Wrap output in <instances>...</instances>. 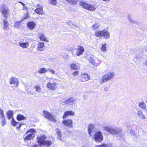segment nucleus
Wrapping results in <instances>:
<instances>
[{"mask_svg": "<svg viewBox=\"0 0 147 147\" xmlns=\"http://www.w3.org/2000/svg\"><path fill=\"white\" fill-rule=\"evenodd\" d=\"M105 131L108 132L111 134L116 135L118 134L120 136L122 135L121 130L116 128H113L110 126H104L103 127Z\"/></svg>", "mask_w": 147, "mask_h": 147, "instance_id": "nucleus-1", "label": "nucleus"}, {"mask_svg": "<svg viewBox=\"0 0 147 147\" xmlns=\"http://www.w3.org/2000/svg\"><path fill=\"white\" fill-rule=\"evenodd\" d=\"M115 76V73L113 72H110L103 75L100 80V82L102 84L103 83L108 81L109 80L113 79Z\"/></svg>", "mask_w": 147, "mask_h": 147, "instance_id": "nucleus-2", "label": "nucleus"}, {"mask_svg": "<svg viewBox=\"0 0 147 147\" xmlns=\"http://www.w3.org/2000/svg\"><path fill=\"white\" fill-rule=\"evenodd\" d=\"M79 4L84 8L90 11H94L96 9V7L93 5L88 4L84 2L83 1H81L79 2Z\"/></svg>", "mask_w": 147, "mask_h": 147, "instance_id": "nucleus-3", "label": "nucleus"}, {"mask_svg": "<svg viewBox=\"0 0 147 147\" xmlns=\"http://www.w3.org/2000/svg\"><path fill=\"white\" fill-rule=\"evenodd\" d=\"M0 12L5 18H7L9 13L8 7L4 4H2L0 5Z\"/></svg>", "mask_w": 147, "mask_h": 147, "instance_id": "nucleus-4", "label": "nucleus"}, {"mask_svg": "<svg viewBox=\"0 0 147 147\" xmlns=\"http://www.w3.org/2000/svg\"><path fill=\"white\" fill-rule=\"evenodd\" d=\"M94 138L96 142H101L103 139V136L102 133L100 131H98L96 132L95 133Z\"/></svg>", "mask_w": 147, "mask_h": 147, "instance_id": "nucleus-5", "label": "nucleus"}, {"mask_svg": "<svg viewBox=\"0 0 147 147\" xmlns=\"http://www.w3.org/2000/svg\"><path fill=\"white\" fill-rule=\"evenodd\" d=\"M43 112L44 113V116L45 118L48 119L51 121L55 122H56V120L54 119L53 116L51 113L45 111H43Z\"/></svg>", "mask_w": 147, "mask_h": 147, "instance_id": "nucleus-6", "label": "nucleus"}, {"mask_svg": "<svg viewBox=\"0 0 147 147\" xmlns=\"http://www.w3.org/2000/svg\"><path fill=\"white\" fill-rule=\"evenodd\" d=\"M57 84L55 82H48L47 84V88L50 90L54 91L57 88Z\"/></svg>", "mask_w": 147, "mask_h": 147, "instance_id": "nucleus-7", "label": "nucleus"}, {"mask_svg": "<svg viewBox=\"0 0 147 147\" xmlns=\"http://www.w3.org/2000/svg\"><path fill=\"white\" fill-rule=\"evenodd\" d=\"M75 98L72 97H70L65 101V104L68 107H73L75 105Z\"/></svg>", "mask_w": 147, "mask_h": 147, "instance_id": "nucleus-8", "label": "nucleus"}, {"mask_svg": "<svg viewBox=\"0 0 147 147\" xmlns=\"http://www.w3.org/2000/svg\"><path fill=\"white\" fill-rule=\"evenodd\" d=\"M47 138V136L44 135H42V136L38 137L36 138V141L39 144V146H42V143L45 141V140Z\"/></svg>", "mask_w": 147, "mask_h": 147, "instance_id": "nucleus-9", "label": "nucleus"}, {"mask_svg": "<svg viewBox=\"0 0 147 147\" xmlns=\"http://www.w3.org/2000/svg\"><path fill=\"white\" fill-rule=\"evenodd\" d=\"M62 123L64 125L68 127H73V121L71 119H67L63 121Z\"/></svg>", "mask_w": 147, "mask_h": 147, "instance_id": "nucleus-10", "label": "nucleus"}, {"mask_svg": "<svg viewBox=\"0 0 147 147\" xmlns=\"http://www.w3.org/2000/svg\"><path fill=\"white\" fill-rule=\"evenodd\" d=\"M36 7L37 8L36 9L34 10V12L39 15H42L44 14L43 11V7L42 5H40L39 4H38Z\"/></svg>", "mask_w": 147, "mask_h": 147, "instance_id": "nucleus-11", "label": "nucleus"}, {"mask_svg": "<svg viewBox=\"0 0 147 147\" xmlns=\"http://www.w3.org/2000/svg\"><path fill=\"white\" fill-rule=\"evenodd\" d=\"M84 51V48L81 46H79L76 49V55L79 56L82 55Z\"/></svg>", "mask_w": 147, "mask_h": 147, "instance_id": "nucleus-12", "label": "nucleus"}, {"mask_svg": "<svg viewBox=\"0 0 147 147\" xmlns=\"http://www.w3.org/2000/svg\"><path fill=\"white\" fill-rule=\"evenodd\" d=\"M10 84H13L16 86L19 85V81L18 79L15 77H13L10 78Z\"/></svg>", "mask_w": 147, "mask_h": 147, "instance_id": "nucleus-13", "label": "nucleus"}, {"mask_svg": "<svg viewBox=\"0 0 147 147\" xmlns=\"http://www.w3.org/2000/svg\"><path fill=\"white\" fill-rule=\"evenodd\" d=\"M89 79V76L88 74L85 73H83L81 75V80L82 82H85Z\"/></svg>", "mask_w": 147, "mask_h": 147, "instance_id": "nucleus-14", "label": "nucleus"}, {"mask_svg": "<svg viewBox=\"0 0 147 147\" xmlns=\"http://www.w3.org/2000/svg\"><path fill=\"white\" fill-rule=\"evenodd\" d=\"M74 113L73 111H68L64 113L62 117L64 119L68 116H74Z\"/></svg>", "mask_w": 147, "mask_h": 147, "instance_id": "nucleus-15", "label": "nucleus"}, {"mask_svg": "<svg viewBox=\"0 0 147 147\" xmlns=\"http://www.w3.org/2000/svg\"><path fill=\"white\" fill-rule=\"evenodd\" d=\"M102 37L105 39L109 38L110 37V34L109 32L106 30H102Z\"/></svg>", "mask_w": 147, "mask_h": 147, "instance_id": "nucleus-16", "label": "nucleus"}, {"mask_svg": "<svg viewBox=\"0 0 147 147\" xmlns=\"http://www.w3.org/2000/svg\"><path fill=\"white\" fill-rule=\"evenodd\" d=\"M40 39L42 41L48 42L49 40L47 38L45 35L44 34L42 33H40L38 34Z\"/></svg>", "mask_w": 147, "mask_h": 147, "instance_id": "nucleus-17", "label": "nucleus"}, {"mask_svg": "<svg viewBox=\"0 0 147 147\" xmlns=\"http://www.w3.org/2000/svg\"><path fill=\"white\" fill-rule=\"evenodd\" d=\"M27 26L30 30H33L35 27L36 24L33 22H30L27 23Z\"/></svg>", "mask_w": 147, "mask_h": 147, "instance_id": "nucleus-18", "label": "nucleus"}, {"mask_svg": "<svg viewBox=\"0 0 147 147\" xmlns=\"http://www.w3.org/2000/svg\"><path fill=\"white\" fill-rule=\"evenodd\" d=\"M52 144V142L50 140H45L42 145V147H50Z\"/></svg>", "mask_w": 147, "mask_h": 147, "instance_id": "nucleus-19", "label": "nucleus"}, {"mask_svg": "<svg viewBox=\"0 0 147 147\" xmlns=\"http://www.w3.org/2000/svg\"><path fill=\"white\" fill-rule=\"evenodd\" d=\"M35 137V134L34 133H31L28 135L26 136L24 138V140L25 141L28 140L33 139Z\"/></svg>", "mask_w": 147, "mask_h": 147, "instance_id": "nucleus-20", "label": "nucleus"}, {"mask_svg": "<svg viewBox=\"0 0 147 147\" xmlns=\"http://www.w3.org/2000/svg\"><path fill=\"white\" fill-rule=\"evenodd\" d=\"M94 127V125L93 124H91L88 126V133L90 136H91L92 134L91 133L93 131V130Z\"/></svg>", "mask_w": 147, "mask_h": 147, "instance_id": "nucleus-21", "label": "nucleus"}, {"mask_svg": "<svg viewBox=\"0 0 147 147\" xmlns=\"http://www.w3.org/2000/svg\"><path fill=\"white\" fill-rule=\"evenodd\" d=\"M19 44L20 46L24 48H27L29 45V43L28 42H20Z\"/></svg>", "mask_w": 147, "mask_h": 147, "instance_id": "nucleus-22", "label": "nucleus"}, {"mask_svg": "<svg viewBox=\"0 0 147 147\" xmlns=\"http://www.w3.org/2000/svg\"><path fill=\"white\" fill-rule=\"evenodd\" d=\"M45 45L44 43V42H39L37 44L38 47H37V49L39 51H42L43 50V48L44 47Z\"/></svg>", "mask_w": 147, "mask_h": 147, "instance_id": "nucleus-23", "label": "nucleus"}, {"mask_svg": "<svg viewBox=\"0 0 147 147\" xmlns=\"http://www.w3.org/2000/svg\"><path fill=\"white\" fill-rule=\"evenodd\" d=\"M4 23L3 29L5 30H7L9 29V24L8 22L6 20H4L3 21Z\"/></svg>", "mask_w": 147, "mask_h": 147, "instance_id": "nucleus-24", "label": "nucleus"}, {"mask_svg": "<svg viewBox=\"0 0 147 147\" xmlns=\"http://www.w3.org/2000/svg\"><path fill=\"white\" fill-rule=\"evenodd\" d=\"M89 61L94 66H97L100 65L99 63H96L95 62L94 59L93 57H90L89 60Z\"/></svg>", "mask_w": 147, "mask_h": 147, "instance_id": "nucleus-25", "label": "nucleus"}, {"mask_svg": "<svg viewBox=\"0 0 147 147\" xmlns=\"http://www.w3.org/2000/svg\"><path fill=\"white\" fill-rule=\"evenodd\" d=\"M136 113L138 116L140 117L141 119H145L146 118V117L143 115L142 113L140 110L137 111Z\"/></svg>", "mask_w": 147, "mask_h": 147, "instance_id": "nucleus-26", "label": "nucleus"}, {"mask_svg": "<svg viewBox=\"0 0 147 147\" xmlns=\"http://www.w3.org/2000/svg\"><path fill=\"white\" fill-rule=\"evenodd\" d=\"M102 30H99L96 32L95 33V36L98 37H102Z\"/></svg>", "mask_w": 147, "mask_h": 147, "instance_id": "nucleus-27", "label": "nucleus"}, {"mask_svg": "<svg viewBox=\"0 0 147 147\" xmlns=\"http://www.w3.org/2000/svg\"><path fill=\"white\" fill-rule=\"evenodd\" d=\"M68 3L73 5H76L79 1V0H66Z\"/></svg>", "mask_w": 147, "mask_h": 147, "instance_id": "nucleus-28", "label": "nucleus"}, {"mask_svg": "<svg viewBox=\"0 0 147 147\" xmlns=\"http://www.w3.org/2000/svg\"><path fill=\"white\" fill-rule=\"evenodd\" d=\"M14 26L17 28L21 29V22L20 21L16 22L14 24Z\"/></svg>", "mask_w": 147, "mask_h": 147, "instance_id": "nucleus-29", "label": "nucleus"}, {"mask_svg": "<svg viewBox=\"0 0 147 147\" xmlns=\"http://www.w3.org/2000/svg\"><path fill=\"white\" fill-rule=\"evenodd\" d=\"M17 119L18 121H21L25 119L26 117H24L23 115L21 114H18L17 116Z\"/></svg>", "mask_w": 147, "mask_h": 147, "instance_id": "nucleus-30", "label": "nucleus"}, {"mask_svg": "<svg viewBox=\"0 0 147 147\" xmlns=\"http://www.w3.org/2000/svg\"><path fill=\"white\" fill-rule=\"evenodd\" d=\"M70 67L72 69L75 70H77L80 68L78 66H77V65L74 63H72Z\"/></svg>", "mask_w": 147, "mask_h": 147, "instance_id": "nucleus-31", "label": "nucleus"}, {"mask_svg": "<svg viewBox=\"0 0 147 147\" xmlns=\"http://www.w3.org/2000/svg\"><path fill=\"white\" fill-rule=\"evenodd\" d=\"M13 112L11 111H8L7 112V118L9 119L12 118L13 115Z\"/></svg>", "mask_w": 147, "mask_h": 147, "instance_id": "nucleus-32", "label": "nucleus"}, {"mask_svg": "<svg viewBox=\"0 0 147 147\" xmlns=\"http://www.w3.org/2000/svg\"><path fill=\"white\" fill-rule=\"evenodd\" d=\"M56 131L57 134V135L58 136V139L59 140H61V131L60 130L58 129H56Z\"/></svg>", "mask_w": 147, "mask_h": 147, "instance_id": "nucleus-33", "label": "nucleus"}, {"mask_svg": "<svg viewBox=\"0 0 147 147\" xmlns=\"http://www.w3.org/2000/svg\"><path fill=\"white\" fill-rule=\"evenodd\" d=\"M106 43H103L101 45V47L100 49V50L102 52H106L107 50L106 49L107 47H106Z\"/></svg>", "mask_w": 147, "mask_h": 147, "instance_id": "nucleus-34", "label": "nucleus"}, {"mask_svg": "<svg viewBox=\"0 0 147 147\" xmlns=\"http://www.w3.org/2000/svg\"><path fill=\"white\" fill-rule=\"evenodd\" d=\"M34 88L35 91L38 93H39L41 92V88L38 85H36L35 86Z\"/></svg>", "mask_w": 147, "mask_h": 147, "instance_id": "nucleus-35", "label": "nucleus"}, {"mask_svg": "<svg viewBox=\"0 0 147 147\" xmlns=\"http://www.w3.org/2000/svg\"><path fill=\"white\" fill-rule=\"evenodd\" d=\"M48 71L45 68H41L38 71V72L40 74H44L46 72Z\"/></svg>", "mask_w": 147, "mask_h": 147, "instance_id": "nucleus-36", "label": "nucleus"}, {"mask_svg": "<svg viewBox=\"0 0 147 147\" xmlns=\"http://www.w3.org/2000/svg\"><path fill=\"white\" fill-rule=\"evenodd\" d=\"M96 147H113V146L111 144H103L102 145H97Z\"/></svg>", "mask_w": 147, "mask_h": 147, "instance_id": "nucleus-37", "label": "nucleus"}, {"mask_svg": "<svg viewBox=\"0 0 147 147\" xmlns=\"http://www.w3.org/2000/svg\"><path fill=\"white\" fill-rule=\"evenodd\" d=\"M34 133V132H36V130L34 129H31L28 130L25 134L24 135H27L29 133Z\"/></svg>", "mask_w": 147, "mask_h": 147, "instance_id": "nucleus-38", "label": "nucleus"}, {"mask_svg": "<svg viewBox=\"0 0 147 147\" xmlns=\"http://www.w3.org/2000/svg\"><path fill=\"white\" fill-rule=\"evenodd\" d=\"M49 3L51 4L56 5L57 4V0H49Z\"/></svg>", "mask_w": 147, "mask_h": 147, "instance_id": "nucleus-39", "label": "nucleus"}, {"mask_svg": "<svg viewBox=\"0 0 147 147\" xmlns=\"http://www.w3.org/2000/svg\"><path fill=\"white\" fill-rule=\"evenodd\" d=\"M139 106L141 108L144 109L145 107V105L143 102H141L139 103Z\"/></svg>", "mask_w": 147, "mask_h": 147, "instance_id": "nucleus-40", "label": "nucleus"}, {"mask_svg": "<svg viewBox=\"0 0 147 147\" xmlns=\"http://www.w3.org/2000/svg\"><path fill=\"white\" fill-rule=\"evenodd\" d=\"M130 134L131 135L134 136V138H137V135L136 133L133 130H131L130 131Z\"/></svg>", "mask_w": 147, "mask_h": 147, "instance_id": "nucleus-41", "label": "nucleus"}, {"mask_svg": "<svg viewBox=\"0 0 147 147\" xmlns=\"http://www.w3.org/2000/svg\"><path fill=\"white\" fill-rule=\"evenodd\" d=\"M17 123H18V122H16L13 118L11 121V124L13 126H16Z\"/></svg>", "mask_w": 147, "mask_h": 147, "instance_id": "nucleus-42", "label": "nucleus"}, {"mask_svg": "<svg viewBox=\"0 0 147 147\" xmlns=\"http://www.w3.org/2000/svg\"><path fill=\"white\" fill-rule=\"evenodd\" d=\"M0 114L1 115V118H3L4 119H5V116L3 114V111L2 109H0Z\"/></svg>", "mask_w": 147, "mask_h": 147, "instance_id": "nucleus-43", "label": "nucleus"}, {"mask_svg": "<svg viewBox=\"0 0 147 147\" xmlns=\"http://www.w3.org/2000/svg\"><path fill=\"white\" fill-rule=\"evenodd\" d=\"M2 120H3L2 123V126H3L4 124L6 123V122L5 121V118L4 119L3 118H1Z\"/></svg>", "mask_w": 147, "mask_h": 147, "instance_id": "nucleus-44", "label": "nucleus"}, {"mask_svg": "<svg viewBox=\"0 0 147 147\" xmlns=\"http://www.w3.org/2000/svg\"><path fill=\"white\" fill-rule=\"evenodd\" d=\"M106 7V6H102L101 7L100 10L101 11H105V8Z\"/></svg>", "mask_w": 147, "mask_h": 147, "instance_id": "nucleus-45", "label": "nucleus"}, {"mask_svg": "<svg viewBox=\"0 0 147 147\" xmlns=\"http://www.w3.org/2000/svg\"><path fill=\"white\" fill-rule=\"evenodd\" d=\"M129 20L132 23H136L135 21L134 20H132L130 18H129Z\"/></svg>", "mask_w": 147, "mask_h": 147, "instance_id": "nucleus-46", "label": "nucleus"}, {"mask_svg": "<svg viewBox=\"0 0 147 147\" xmlns=\"http://www.w3.org/2000/svg\"><path fill=\"white\" fill-rule=\"evenodd\" d=\"M78 74V71H76L74 72L73 73V75L74 76L77 75Z\"/></svg>", "mask_w": 147, "mask_h": 147, "instance_id": "nucleus-47", "label": "nucleus"}, {"mask_svg": "<svg viewBox=\"0 0 147 147\" xmlns=\"http://www.w3.org/2000/svg\"><path fill=\"white\" fill-rule=\"evenodd\" d=\"M48 71L49 72H51L53 74H55L54 71L51 69H49Z\"/></svg>", "mask_w": 147, "mask_h": 147, "instance_id": "nucleus-48", "label": "nucleus"}, {"mask_svg": "<svg viewBox=\"0 0 147 147\" xmlns=\"http://www.w3.org/2000/svg\"><path fill=\"white\" fill-rule=\"evenodd\" d=\"M92 27L94 28V29H95L98 28L99 27V26L98 25L94 24L93 26H92Z\"/></svg>", "mask_w": 147, "mask_h": 147, "instance_id": "nucleus-49", "label": "nucleus"}, {"mask_svg": "<svg viewBox=\"0 0 147 147\" xmlns=\"http://www.w3.org/2000/svg\"><path fill=\"white\" fill-rule=\"evenodd\" d=\"M109 90V88L108 87H105L104 88V90L106 92H107Z\"/></svg>", "mask_w": 147, "mask_h": 147, "instance_id": "nucleus-50", "label": "nucleus"}, {"mask_svg": "<svg viewBox=\"0 0 147 147\" xmlns=\"http://www.w3.org/2000/svg\"><path fill=\"white\" fill-rule=\"evenodd\" d=\"M73 22L71 21H70L68 23V25L70 26H71V24L74 25V24L72 23Z\"/></svg>", "mask_w": 147, "mask_h": 147, "instance_id": "nucleus-51", "label": "nucleus"}, {"mask_svg": "<svg viewBox=\"0 0 147 147\" xmlns=\"http://www.w3.org/2000/svg\"><path fill=\"white\" fill-rule=\"evenodd\" d=\"M18 3L21 4L23 6H25V5L24 3H22V2L20 1H19L18 2Z\"/></svg>", "mask_w": 147, "mask_h": 147, "instance_id": "nucleus-52", "label": "nucleus"}, {"mask_svg": "<svg viewBox=\"0 0 147 147\" xmlns=\"http://www.w3.org/2000/svg\"><path fill=\"white\" fill-rule=\"evenodd\" d=\"M22 124H20L19 126L17 127L16 128H17V129H19L22 126Z\"/></svg>", "mask_w": 147, "mask_h": 147, "instance_id": "nucleus-53", "label": "nucleus"}, {"mask_svg": "<svg viewBox=\"0 0 147 147\" xmlns=\"http://www.w3.org/2000/svg\"><path fill=\"white\" fill-rule=\"evenodd\" d=\"M72 55L74 57H75L76 55V53H74V52H72Z\"/></svg>", "mask_w": 147, "mask_h": 147, "instance_id": "nucleus-54", "label": "nucleus"}, {"mask_svg": "<svg viewBox=\"0 0 147 147\" xmlns=\"http://www.w3.org/2000/svg\"><path fill=\"white\" fill-rule=\"evenodd\" d=\"M23 9H28V8L27 7H26V6H23Z\"/></svg>", "mask_w": 147, "mask_h": 147, "instance_id": "nucleus-55", "label": "nucleus"}, {"mask_svg": "<svg viewBox=\"0 0 147 147\" xmlns=\"http://www.w3.org/2000/svg\"><path fill=\"white\" fill-rule=\"evenodd\" d=\"M31 147H38V146L36 144H34Z\"/></svg>", "mask_w": 147, "mask_h": 147, "instance_id": "nucleus-56", "label": "nucleus"}, {"mask_svg": "<svg viewBox=\"0 0 147 147\" xmlns=\"http://www.w3.org/2000/svg\"><path fill=\"white\" fill-rule=\"evenodd\" d=\"M28 93L32 95L33 94V93H32V92L30 91L29 92H28Z\"/></svg>", "mask_w": 147, "mask_h": 147, "instance_id": "nucleus-57", "label": "nucleus"}, {"mask_svg": "<svg viewBox=\"0 0 147 147\" xmlns=\"http://www.w3.org/2000/svg\"><path fill=\"white\" fill-rule=\"evenodd\" d=\"M102 1L105 2H109V1L110 0H102Z\"/></svg>", "mask_w": 147, "mask_h": 147, "instance_id": "nucleus-58", "label": "nucleus"}, {"mask_svg": "<svg viewBox=\"0 0 147 147\" xmlns=\"http://www.w3.org/2000/svg\"><path fill=\"white\" fill-rule=\"evenodd\" d=\"M140 49V53H143V50L142 49Z\"/></svg>", "mask_w": 147, "mask_h": 147, "instance_id": "nucleus-59", "label": "nucleus"}, {"mask_svg": "<svg viewBox=\"0 0 147 147\" xmlns=\"http://www.w3.org/2000/svg\"><path fill=\"white\" fill-rule=\"evenodd\" d=\"M145 64L147 66V60L146 61Z\"/></svg>", "mask_w": 147, "mask_h": 147, "instance_id": "nucleus-60", "label": "nucleus"}, {"mask_svg": "<svg viewBox=\"0 0 147 147\" xmlns=\"http://www.w3.org/2000/svg\"><path fill=\"white\" fill-rule=\"evenodd\" d=\"M137 58H138V56H137Z\"/></svg>", "mask_w": 147, "mask_h": 147, "instance_id": "nucleus-61", "label": "nucleus"}, {"mask_svg": "<svg viewBox=\"0 0 147 147\" xmlns=\"http://www.w3.org/2000/svg\"><path fill=\"white\" fill-rule=\"evenodd\" d=\"M146 102H147V101H146Z\"/></svg>", "mask_w": 147, "mask_h": 147, "instance_id": "nucleus-62", "label": "nucleus"}]
</instances>
